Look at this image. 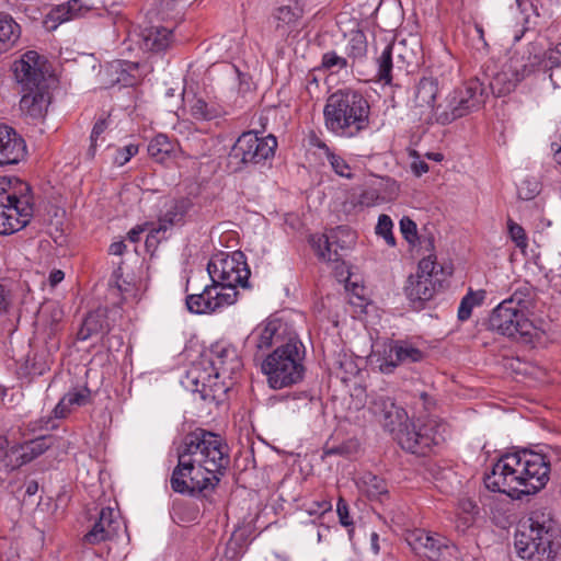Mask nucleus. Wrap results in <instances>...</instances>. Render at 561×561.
<instances>
[{"instance_id":"f257e3e1","label":"nucleus","mask_w":561,"mask_h":561,"mask_svg":"<svg viewBox=\"0 0 561 561\" xmlns=\"http://www.w3.org/2000/svg\"><path fill=\"white\" fill-rule=\"evenodd\" d=\"M178 465L170 484L181 494L211 492L230 463L229 447L213 432L196 428L176 447Z\"/></svg>"},{"instance_id":"f03ea898","label":"nucleus","mask_w":561,"mask_h":561,"mask_svg":"<svg viewBox=\"0 0 561 561\" xmlns=\"http://www.w3.org/2000/svg\"><path fill=\"white\" fill-rule=\"evenodd\" d=\"M550 478V462L545 455L527 449L501 456L483 476L491 492L503 493L514 500L536 494Z\"/></svg>"},{"instance_id":"7ed1b4c3","label":"nucleus","mask_w":561,"mask_h":561,"mask_svg":"<svg viewBox=\"0 0 561 561\" xmlns=\"http://www.w3.org/2000/svg\"><path fill=\"white\" fill-rule=\"evenodd\" d=\"M370 105L357 90L341 89L332 93L324 105V125L343 138H353L369 127Z\"/></svg>"},{"instance_id":"20e7f679","label":"nucleus","mask_w":561,"mask_h":561,"mask_svg":"<svg viewBox=\"0 0 561 561\" xmlns=\"http://www.w3.org/2000/svg\"><path fill=\"white\" fill-rule=\"evenodd\" d=\"M559 527L551 512L547 508L535 510L529 517L520 523L515 534V548L523 559L542 556L553 559L559 545Z\"/></svg>"},{"instance_id":"39448f33","label":"nucleus","mask_w":561,"mask_h":561,"mask_svg":"<svg viewBox=\"0 0 561 561\" xmlns=\"http://www.w3.org/2000/svg\"><path fill=\"white\" fill-rule=\"evenodd\" d=\"M34 214L30 185L13 175L0 176V234L23 229Z\"/></svg>"},{"instance_id":"423d86ee","label":"nucleus","mask_w":561,"mask_h":561,"mask_svg":"<svg viewBox=\"0 0 561 561\" xmlns=\"http://www.w3.org/2000/svg\"><path fill=\"white\" fill-rule=\"evenodd\" d=\"M304 356L305 346L296 335L278 345L262 363L271 388L282 389L300 381L305 371Z\"/></svg>"},{"instance_id":"0eeeda50","label":"nucleus","mask_w":561,"mask_h":561,"mask_svg":"<svg viewBox=\"0 0 561 561\" xmlns=\"http://www.w3.org/2000/svg\"><path fill=\"white\" fill-rule=\"evenodd\" d=\"M448 425L437 417H428L415 424L403 422L394 433V439L408 453L426 456L434 446L446 439Z\"/></svg>"},{"instance_id":"6e6552de","label":"nucleus","mask_w":561,"mask_h":561,"mask_svg":"<svg viewBox=\"0 0 561 561\" xmlns=\"http://www.w3.org/2000/svg\"><path fill=\"white\" fill-rule=\"evenodd\" d=\"M208 274L215 285L220 286L224 294L233 295V304L237 301V287L249 288L250 268L245 255L241 251L231 253L221 252L214 255L207 265Z\"/></svg>"},{"instance_id":"1a4fd4ad","label":"nucleus","mask_w":561,"mask_h":561,"mask_svg":"<svg viewBox=\"0 0 561 561\" xmlns=\"http://www.w3.org/2000/svg\"><path fill=\"white\" fill-rule=\"evenodd\" d=\"M531 313L506 305L495 307L489 318L490 330L524 344L539 340L542 330L530 319Z\"/></svg>"},{"instance_id":"9d476101","label":"nucleus","mask_w":561,"mask_h":561,"mask_svg":"<svg viewBox=\"0 0 561 561\" xmlns=\"http://www.w3.org/2000/svg\"><path fill=\"white\" fill-rule=\"evenodd\" d=\"M405 541L420 558L428 561H458L457 547L438 533L415 528L405 533Z\"/></svg>"},{"instance_id":"9b49d317","label":"nucleus","mask_w":561,"mask_h":561,"mask_svg":"<svg viewBox=\"0 0 561 561\" xmlns=\"http://www.w3.org/2000/svg\"><path fill=\"white\" fill-rule=\"evenodd\" d=\"M277 139L273 135L260 137L255 131L240 135L231 148L230 158L236 161L238 169L260 164L274 157Z\"/></svg>"},{"instance_id":"f8f14e48","label":"nucleus","mask_w":561,"mask_h":561,"mask_svg":"<svg viewBox=\"0 0 561 561\" xmlns=\"http://www.w3.org/2000/svg\"><path fill=\"white\" fill-rule=\"evenodd\" d=\"M484 103L482 84L478 80L467 82L455 89L447 99L446 110L436 117L440 124H449L463 117Z\"/></svg>"},{"instance_id":"ddd939ff","label":"nucleus","mask_w":561,"mask_h":561,"mask_svg":"<svg viewBox=\"0 0 561 561\" xmlns=\"http://www.w3.org/2000/svg\"><path fill=\"white\" fill-rule=\"evenodd\" d=\"M187 379L195 386L193 391L199 393L203 401L216 407L227 400V393L232 385L231 379H224L222 376H217L216 371L199 364L188 370Z\"/></svg>"},{"instance_id":"4468645a","label":"nucleus","mask_w":561,"mask_h":561,"mask_svg":"<svg viewBox=\"0 0 561 561\" xmlns=\"http://www.w3.org/2000/svg\"><path fill=\"white\" fill-rule=\"evenodd\" d=\"M310 243L320 260L340 262L344 252L355 243V232L348 227L339 226L328 233L311 236Z\"/></svg>"},{"instance_id":"2eb2a0df","label":"nucleus","mask_w":561,"mask_h":561,"mask_svg":"<svg viewBox=\"0 0 561 561\" xmlns=\"http://www.w3.org/2000/svg\"><path fill=\"white\" fill-rule=\"evenodd\" d=\"M536 65V61L525 60L524 57H511L502 70L495 73L490 81L493 94L502 96L514 91L519 82L535 71Z\"/></svg>"},{"instance_id":"dca6fc26","label":"nucleus","mask_w":561,"mask_h":561,"mask_svg":"<svg viewBox=\"0 0 561 561\" xmlns=\"http://www.w3.org/2000/svg\"><path fill=\"white\" fill-rule=\"evenodd\" d=\"M198 364L203 367H208L211 371H216L217 376H222L224 379H232L243 366L237 348L226 342L213 344L206 358Z\"/></svg>"},{"instance_id":"f3484780","label":"nucleus","mask_w":561,"mask_h":561,"mask_svg":"<svg viewBox=\"0 0 561 561\" xmlns=\"http://www.w3.org/2000/svg\"><path fill=\"white\" fill-rule=\"evenodd\" d=\"M15 80L22 89H34L46 83L47 61L35 50H27L12 66Z\"/></svg>"},{"instance_id":"a211bd4d","label":"nucleus","mask_w":561,"mask_h":561,"mask_svg":"<svg viewBox=\"0 0 561 561\" xmlns=\"http://www.w3.org/2000/svg\"><path fill=\"white\" fill-rule=\"evenodd\" d=\"M232 304L233 295L224 294L220 286L214 283L206 286L201 294H192L186 297L187 309L197 314L214 312Z\"/></svg>"},{"instance_id":"6ab92c4d","label":"nucleus","mask_w":561,"mask_h":561,"mask_svg":"<svg viewBox=\"0 0 561 561\" xmlns=\"http://www.w3.org/2000/svg\"><path fill=\"white\" fill-rule=\"evenodd\" d=\"M119 529L121 522L114 517V511L111 507H103L92 528L82 537V543L95 546L113 540L117 537Z\"/></svg>"},{"instance_id":"aec40b11","label":"nucleus","mask_w":561,"mask_h":561,"mask_svg":"<svg viewBox=\"0 0 561 561\" xmlns=\"http://www.w3.org/2000/svg\"><path fill=\"white\" fill-rule=\"evenodd\" d=\"M48 449L45 437H39L21 445H14L3 456L2 462L10 471L15 470L36 457L41 456Z\"/></svg>"},{"instance_id":"412c9836","label":"nucleus","mask_w":561,"mask_h":561,"mask_svg":"<svg viewBox=\"0 0 561 561\" xmlns=\"http://www.w3.org/2000/svg\"><path fill=\"white\" fill-rule=\"evenodd\" d=\"M286 324L279 319H267L257 324L248 336V343L259 351H265L284 341Z\"/></svg>"},{"instance_id":"4be33fe9","label":"nucleus","mask_w":561,"mask_h":561,"mask_svg":"<svg viewBox=\"0 0 561 561\" xmlns=\"http://www.w3.org/2000/svg\"><path fill=\"white\" fill-rule=\"evenodd\" d=\"M192 206V201L186 197L172 201L165 211L159 217L158 226L150 230L146 240L147 245L151 244L153 239L157 240V234L160 232H165L172 227L182 224Z\"/></svg>"},{"instance_id":"5701e85b","label":"nucleus","mask_w":561,"mask_h":561,"mask_svg":"<svg viewBox=\"0 0 561 561\" xmlns=\"http://www.w3.org/2000/svg\"><path fill=\"white\" fill-rule=\"evenodd\" d=\"M25 142L16 131L0 125V165L16 164L25 156Z\"/></svg>"},{"instance_id":"b1692460","label":"nucleus","mask_w":561,"mask_h":561,"mask_svg":"<svg viewBox=\"0 0 561 561\" xmlns=\"http://www.w3.org/2000/svg\"><path fill=\"white\" fill-rule=\"evenodd\" d=\"M439 88L438 81L432 77L422 78L415 85L413 106L419 110L420 116L426 115L431 117L435 111L436 98Z\"/></svg>"},{"instance_id":"393cba45","label":"nucleus","mask_w":561,"mask_h":561,"mask_svg":"<svg viewBox=\"0 0 561 561\" xmlns=\"http://www.w3.org/2000/svg\"><path fill=\"white\" fill-rule=\"evenodd\" d=\"M26 93L20 101V107L33 118L43 117L50 103V94L46 83L39 84L34 89H23Z\"/></svg>"},{"instance_id":"a878e982","label":"nucleus","mask_w":561,"mask_h":561,"mask_svg":"<svg viewBox=\"0 0 561 561\" xmlns=\"http://www.w3.org/2000/svg\"><path fill=\"white\" fill-rule=\"evenodd\" d=\"M371 410L376 416L380 419L383 426L393 434L403 423V419L407 416L405 411L396 405L392 399L380 397L376 399L371 405Z\"/></svg>"},{"instance_id":"bb28decb","label":"nucleus","mask_w":561,"mask_h":561,"mask_svg":"<svg viewBox=\"0 0 561 561\" xmlns=\"http://www.w3.org/2000/svg\"><path fill=\"white\" fill-rule=\"evenodd\" d=\"M436 291L435 283L430 278H419L416 275H410L404 293L414 308L423 307L425 301L431 300Z\"/></svg>"},{"instance_id":"cd10ccee","label":"nucleus","mask_w":561,"mask_h":561,"mask_svg":"<svg viewBox=\"0 0 561 561\" xmlns=\"http://www.w3.org/2000/svg\"><path fill=\"white\" fill-rule=\"evenodd\" d=\"M89 9L80 4L79 0H70L67 3L59 4L53 8L47 14V21L53 22V25H48L49 28H56L58 24L67 22L69 20L82 16Z\"/></svg>"},{"instance_id":"c85d7f7f","label":"nucleus","mask_w":561,"mask_h":561,"mask_svg":"<svg viewBox=\"0 0 561 561\" xmlns=\"http://www.w3.org/2000/svg\"><path fill=\"white\" fill-rule=\"evenodd\" d=\"M274 18L277 21L275 33L280 38H286L294 30L297 28L298 21L301 18V11L290 7H280L277 9Z\"/></svg>"},{"instance_id":"c756f323","label":"nucleus","mask_w":561,"mask_h":561,"mask_svg":"<svg viewBox=\"0 0 561 561\" xmlns=\"http://www.w3.org/2000/svg\"><path fill=\"white\" fill-rule=\"evenodd\" d=\"M90 390L87 387L67 392L54 409L55 417H65L75 405L82 407L89 402Z\"/></svg>"},{"instance_id":"7c9ffc66","label":"nucleus","mask_w":561,"mask_h":561,"mask_svg":"<svg viewBox=\"0 0 561 561\" xmlns=\"http://www.w3.org/2000/svg\"><path fill=\"white\" fill-rule=\"evenodd\" d=\"M21 36V27L13 18L0 13V53L11 49Z\"/></svg>"},{"instance_id":"2f4dec72","label":"nucleus","mask_w":561,"mask_h":561,"mask_svg":"<svg viewBox=\"0 0 561 561\" xmlns=\"http://www.w3.org/2000/svg\"><path fill=\"white\" fill-rule=\"evenodd\" d=\"M500 305H506L508 308L519 309L533 314L535 308L534 289L528 284H524L516 288L511 297L504 299Z\"/></svg>"},{"instance_id":"473e14b6","label":"nucleus","mask_w":561,"mask_h":561,"mask_svg":"<svg viewBox=\"0 0 561 561\" xmlns=\"http://www.w3.org/2000/svg\"><path fill=\"white\" fill-rule=\"evenodd\" d=\"M107 323L103 312L92 311L84 318L82 325L77 333V337L78 340L85 341L94 335L105 333Z\"/></svg>"},{"instance_id":"72a5a7b5","label":"nucleus","mask_w":561,"mask_h":561,"mask_svg":"<svg viewBox=\"0 0 561 561\" xmlns=\"http://www.w3.org/2000/svg\"><path fill=\"white\" fill-rule=\"evenodd\" d=\"M172 31L163 26H153L144 33V46L151 51H161L169 47Z\"/></svg>"},{"instance_id":"f704fd0d","label":"nucleus","mask_w":561,"mask_h":561,"mask_svg":"<svg viewBox=\"0 0 561 561\" xmlns=\"http://www.w3.org/2000/svg\"><path fill=\"white\" fill-rule=\"evenodd\" d=\"M173 151V144L167 135L159 134L148 145V153L157 162L163 163L170 158Z\"/></svg>"},{"instance_id":"c9c22d12","label":"nucleus","mask_w":561,"mask_h":561,"mask_svg":"<svg viewBox=\"0 0 561 561\" xmlns=\"http://www.w3.org/2000/svg\"><path fill=\"white\" fill-rule=\"evenodd\" d=\"M396 351H398L396 341H389L383 344V350L377 357L378 367L382 374H391L401 365L396 356Z\"/></svg>"},{"instance_id":"e433bc0d","label":"nucleus","mask_w":561,"mask_h":561,"mask_svg":"<svg viewBox=\"0 0 561 561\" xmlns=\"http://www.w3.org/2000/svg\"><path fill=\"white\" fill-rule=\"evenodd\" d=\"M360 480L363 489L368 497L380 500L381 496L387 495L388 485L382 478L373 473H365Z\"/></svg>"},{"instance_id":"4c0bfd02","label":"nucleus","mask_w":561,"mask_h":561,"mask_svg":"<svg viewBox=\"0 0 561 561\" xmlns=\"http://www.w3.org/2000/svg\"><path fill=\"white\" fill-rule=\"evenodd\" d=\"M367 51L368 45L364 32L360 30L353 31L347 44V56L354 60H363Z\"/></svg>"},{"instance_id":"58836bf2","label":"nucleus","mask_w":561,"mask_h":561,"mask_svg":"<svg viewBox=\"0 0 561 561\" xmlns=\"http://www.w3.org/2000/svg\"><path fill=\"white\" fill-rule=\"evenodd\" d=\"M318 148L324 151L328 162L337 175L346 179L353 178L352 169L344 158L334 153L324 142H319Z\"/></svg>"},{"instance_id":"ea45409f","label":"nucleus","mask_w":561,"mask_h":561,"mask_svg":"<svg viewBox=\"0 0 561 561\" xmlns=\"http://www.w3.org/2000/svg\"><path fill=\"white\" fill-rule=\"evenodd\" d=\"M484 295L485 293L483 290H470L466 296H463L458 308V319L460 321L468 320L471 317L472 309L483 302Z\"/></svg>"},{"instance_id":"a19ab883","label":"nucleus","mask_w":561,"mask_h":561,"mask_svg":"<svg viewBox=\"0 0 561 561\" xmlns=\"http://www.w3.org/2000/svg\"><path fill=\"white\" fill-rule=\"evenodd\" d=\"M378 71L377 77L379 81L389 84L392 81V45L388 44L382 50L381 55L377 58Z\"/></svg>"},{"instance_id":"79ce46f5","label":"nucleus","mask_w":561,"mask_h":561,"mask_svg":"<svg viewBox=\"0 0 561 561\" xmlns=\"http://www.w3.org/2000/svg\"><path fill=\"white\" fill-rule=\"evenodd\" d=\"M39 320L54 330L64 318V311L55 301L44 304L38 311Z\"/></svg>"},{"instance_id":"37998d69","label":"nucleus","mask_w":561,"mask_h":561,"mask_svg":"<svg viewBox=\"0 0 561 561\" xmlns=\"http://www.w3.org/2000/svg\"><path fill=\"white\" fill-rule=\"evenodd\" d=\"M397 350L396 356L399 358L400 364L416 363L422 360L423 352L412 344L404 341H396Z\"/></svg>"},{"instance_id":"c03bdc74","label":"nucleus","mask_w":561,"mask_h":561,"mask_svg":"<svg viewBox=\"0 0 561 561\" xmlns=\"http://www.w3.org/2000/svg\"><path fill=\"white\" fill-rule=\"evenodd\" d=\"M359 449V443L356 438H350L339 445H329L324 447L325 456H342L345 458L352 457Z\"/></svg>"},{"instance_id":"a18cd8bd","label":"nucleus","mask_w":561,"mask_h":561,"mask_svg":"<svg viewBox=\"0 0 561 561\" xmlns=\"http://www.w3.org/2000/svg\"><path fill=\"white\" fill-rule=\"evenodd\" d=\"M347 59L337 55L334 50L327 51L322 55L321 68L331 72H337L347 68Z\"/></svg>"},{"instance_id":"49530a36","label":"nucleus","mask_w":561,"mask_h":561,"mask_svg":"<svg viewBox=\"0 0 561 561\" xmlns=\"http://www.w3.org/2000/svg\"><path fill=\"white\" fill-rule=\"evenodd\" d=\"M191 115L195 119L210 121L217 117V111L209 106L204 100L196 99L191 106Z\"/></svg>"},{"instance_id":"de8ad7c7","label":"nucleus","mask_w":561,"mask_h":561,"mask_svg":"<svg viewBox=\"0 0 561 561\" xmlns=\"http://www.w3.org/2000/svg\"><path fill=\"white\" fill-rule=\"evenodd\" d=\"M393 224L388 215H380L376 226V233L385 239L388 245L394 247L396 239L392 233Z\"/></svg>"},{"instance_id":"09e8293b","label":"nucleus","mask_w":561,"mask_h":561,"mask_svg":"<svg viewBox=\"0 0 561 561\" xmlns=\"http://www.w3.org/2000/svg\"><path fill=\"white\" fill-rule=\"evenodd\" d=\"M507 229L512 241L515 243L517 248L524 251L528 245L527 236L524 228L517 222H515L513 219L508 218Z\"/></svg>"},{"instance_id":"8fccbe9b","label":"nucleus","mask_w":561,"mask_h":561,"mask_svg":"<svg viewBox=\"0 0 561 561\" xmlns=\"http://www.w3.org/2000/svg\"><path fill=\"white\" fill-rule=\"evenodd\" d=\"M126 64H124L121 60H116L112 62L107 71L113 75L117 73L118 76L112 80L113 83H119L123 85H133L135 82V79L127 72V70L124 68Z\"/></svg>"},{"instance_id":"3c124183","label":"nucleus","mask_w":561,"mask_h":561,"mask_svg":"<svg viewBox=\"0 0 561 561\" xmlns=\"http://www.w3.org/2000/svg\"><path fill=\"white\" fill-rule=\"evenodd\" d=\"M437 267L436 256L431 254L419 262L417 271L414 275L419 278L432 279L433 275L437 273Z\"/></svg>"},{"instance_id":"603ef678","label":"nucleus","mask_w":561,"mask_h":561,"mask_svg":"<svg viewBox=\"0 0 561 561\" xmlns=\"http://www.w3.org/2000/svg\"><path fill=\"white\" fill-rule=\"evenodd\" d=\"M137 153H138V146L134 145V144H129V145L116 150V154L114 157V163L122 167V165L126 164Z\"/></svg>"},{"instance_id":"864d4df0","label":"nucleus","mask_w":561,"mask_h":561,"mask_svg":"<svg viewBox=\"0 0 561 561\" xmlns=\"http://www.w3.org/2000/svg\"><path fill=\"white\" fill-rule=\"evenodd\" d=\"M107 126H108V122L106 118H101L94 124L92 131H91V136H90L91 145L88 150L89 156L94 157L96 141H98L99 137L106 130Z\"/></svg>"},{"instance_id":"5fc2aeb1","label":"nucleus","mask_w":561,"mask_h":561,"mask_svg":"<svg viewBox=\"0 0 561 561\" xmlns=\"http://www.w3.org/2000/svg\"><path fill=\"white\" fill-rule=\"evenodd\" d=\"M400 230L403 237L412 243L417 234L416 224L409 217H403L400 220Z\"/></svg>"},{"instance_id":"6e6d98bb","label":"nucleus","mask_w":561,"mask_h":561,"mask_svg":"<svg viewBox=\"0 0 561 561\" xmlns=\"http://www.w3.org/2000/svg\"><path fill=\"white\" fill-rule=\"evenodd\" d=\"M336 512H337L341 525H343L344 527H350L353 525V520L350 516L348 505L345 500L339 499Z\"/></svg>"},{"instance_id":"4d7b16f0","label":"nucleus","mask_w":561,"mask_h":561,"mask_svg":"<svg viewBox=\"0 0 561 561\" xmlns=\"http://www.w3.org/2000/svg\"><path fill=\"white\" fill-rule=\"evenodd\" d=\"M332 505L330 501L322 500L313 502L308 508L307 512L309 515H322L329 511H331Z\"/></svg>"},{"instance_id":"13d9d810","label":"nucleus","mask_w":561,"mask_h":561,"mask_svg":"<svg viewBox=\"0 0 561 561\" xmlns=\"http://www.w3.org/2000/svg\"><path fill=\"white\" fill-rule=\"evenodd\" d=\"M34 363L32 364L31 373L33 375H43L46 370L49 369L48 364L46 360L43 359L42 356H38L37 354L33 358Z\"/></svg>"},{"instance_id":"bf43d9fd","label":"nucleus","mask_w":561,"mask_h":561,"mask_svg":"<svg viewBox=\"0 0 561 561\" xmlns=\"http://www.w3.org/2000/svg\"><path fill=\"white\" fill-rule=\"evenodd\" d=\"M10 306L9 291L0 284V313L7 312Z\"/></svg>"},{"instance_id":"052dcab7","label":"nucleus","mask_w":561,"mask_h":561,"mask_svg":"<svg viewBox=\"0 0 561 561\" xmlns=\"http://www.w3.org/2000/svg\"><path fill=\"white\" fill-rule=\"evenodd\" d=\"M461 510L470 515H476L479 513L478 505L470 499H465L460 502Z\"/></svg>"},{"instance_id":"680f3d73","label":"nucleus","mask_w":561,"mask_h":561,"mask_svg":"<svg viewBox=\"0 0 561 561\" xmlns=\"http://www.w3.org/2000/svg\"><path fill=\"white\" fill-rule=\"evenodd\" d=\"M65 278V273L61 270H53L49 274L48 282L51 287L57 286Z\"/></svg>"},{"instance_id":"e2e57ef3","label":"nucleus","mask_w":561,"mask_h":561,"mask_svg":"<svg viewBox=\"0 0 561 561\" xmlns=\"http://www.w3.org/2000/svg\"><path fill=\"white\" fill-rule=\"evenodd\" d=\"M548 59L551 61L552 65L561 64V43L558 44L554 49L550 50Z\"/></svg>"},{"instance_id":"0e129e2a","label":"nucleus","mask_w":561,"mask_h":561,"mask_svg":"<svg viewBox=\"0 0 561 561\" xmlns=\"http://www.w3.org/2000/svg\"><path fill=\"white\" fill-rule=\"evenodd\" d=\"M411 168H412L414 174L417 176H420L423 173H426L428 171L427 163L424 161H421V160L412 162Z\"/></svg>"},{"instance_id":"69168bd1","label":"nucleus","mask_w":561,"mask_h":561,"mask_svg":"<svg viewBox=\"0 0 561 561\" xmlns=\"http://www.w3.org/2000/svg\"><path fill=\"white\" fill-rule=\"evenodd\" d=\"M149 226V224H146L145 226H137L135 228H133L129 232H128V239L131 241V242H137L140 238V234L146 230V228Z\"/></svg>"},{"instance_id":"338daca9","label":"nucleus","mask_w":561,"mask_h":561,"mask_svg":"<svg viewBox=\"0 0 561 561\" xmlns=\"http://www.w3.org/2000/svg\"><path fill=\"white\" fill-rule=\"evenodd\" d=\"M126 249V244L123 241L113 242L108 252L113 255H122Z\"/></svg>"},{"instance_id":"774afa93","label":"nucleus","mask_w":561,"mask_h":561,"mask_svg":"<svg viewBox=\"0 0 561 561\" xmlns=\"http://www.w3.org/2000/svg\"><path fill=\"white\" fill-rule=\"evenodd\" d=\"M538 192H539L538 183H535V186H534L533 190H530L529 192L524 194V188L520 187L519 191H518V194H519L520 198L528 201V199L534 198L538 194Z\"/></svg>"}]
</instances>
